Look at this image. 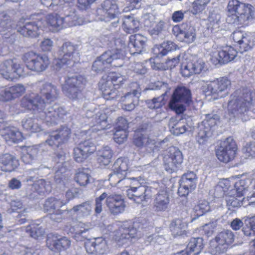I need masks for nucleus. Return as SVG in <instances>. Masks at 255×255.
Returning a JSON list of instances; mask_svg holds the SVG:
<instances>
[{"label":"nucleus","mask_w":255,"mask_h":255,"mask_svg":"<svg viewBox=\"0 0 255 255\" xmlns=\"http://www.w3.org/2000/svg\"><path fill=\"white\" fill-rule=\"evenodd\" d=\"M74 238L77 241H82L88 238L87 232L92 228L90 223L79 222L76 225Z\"/></svg>","instance_id":"44"},{"label":"nucleus","mask_w":255,"mask_h":255,"mask_svg":"<svg viewBox=\"0 0 255 255\" xmlns=\"http://www.w3.org/2000/svg\"><path fill=\"white\" fill-rule=\"evenodd\" d=\"M32 187L39 194L49 193L52 189L50 182L43 179H39L35 182Z\"/></svg>","instance_id":"53"},{"label":"nucleus","mask_w":255,"mask_h":255,"mask_svg":"<svg viewBox=\"0 0 255 255\" xmlns=\"http://www.w3.org/2000/svg\"><path fill=\"white\" fill-rule=\"evenodd\" d=\"M123 27L124 30L129 33L136 31L139 27V22L132 16H125Z\"/></svg>","instance_id":"47"},{"label":"nucleus","mask_w":255,"mask_h":255,"mask_svg":"<svg viewBox=\"0 0 255 255\" xmlns=\"http://www.w3.org/2000/svg\"><path fill=\"white\" fill-rule=\"evenodd\" d=\"M98 13L101 20L108 21L116 17L120 13L116 1L115 0H106L102 5V8L98 10Z\"/></svg>","instance_id":"25"},{"label":"nucleus","mask_w":255,"mask_h":255,"mask_svg":"<svg viewBox=\"0 0 255 255\" xmlns=\"http://www.w3.org/2000/svg\"><path fill=\"white\" fill-rule=\"evenodd\" d=\"M170 197L166 188L160 189L155 195L153 205L156 212H164L169 207Z\"/></svg>","instance_id":"28"},{"label":"nucleus","mask_w":255,"mask_h":255,"mask_svg":"<svg viewBox=\"0 0 255 255\" xmlns=\"http://www.w3.org/2000/svg\"><path fill=\"white\" fill-rule=\"evenodd\" d=\"M46 21L47 27L52 31H58L65 27L63 17L57 14H48Z\"/></svg>","instance_id":"38"},{"label":"nucleus","mask_w":255,"mask_h":255,"mask_svg":"<svg viewBox=\"0 0 255 255\" xmlns=\"http://www.w3.org/2000/svg\"><path fill=\"white\" fill-rule=\"evenodd\" d=\"M163 89L165 92L160 97L153 98L151 103H148V107L150 109H157L164 105V98L168 92V84L166 83L157 81L149 85V88L146 90H156Z\"/></svg>","instance_id":"30"},{"label":"nucleus","mask_w":255,"mask_h":255,"mask_svg":"<svg viewBox=\"0 0 255 255\" xmlns=\"http://www.w3.org/2000/svg\"><path fill=\"white\" fill-rule=\"evenodd\" d=\"M146 41V38L139 34L131 35L129 37V45L135 49L134 53H140L144 48Z\"/></svg>","instance_id":"42"},{"label":"nucleus","mask_w":255,"mask_h":255,"mask_svg":"<svg viewBox=\"0 0 255 255\" xmlns=\"http://www.w3.org/2000/svg\"><path fill=\"white\" fill-rule=\"evenodd\" d=\"M2 244L0 243V255H33L34 251L31 248H28L23 246L17 245L13 251L12 254L9 252H6L2 249Z\"/></svg>","instance_id":"46"},{"label":"nucleus","mask_w":255,"mask_h":255,"mask_svg":"<svg viewBox=\"0 0 255 255\" xmlns=\"http://www.w3.org/2000/svg\"><path fill=\"white\" fill-rule=\"evenodd\" d=\"M126 80V76L119 73L110 72L103 76L100 82V88L104 98L107 100L119 98L121 93L114 87L123 85Z\"/></svg>","instance_id":"3"},{"label":"nucleus","mask_w":255,"mask_h":255,"mask_svg":"<svg viewBox=\"0 0 255 255\" xmlns=\"http://www.w3.org/2000/svg\"><path fill=\"white\" fill-rule=\"evenodd\" d=\"M96 150V147L90 139L81 142L74 149V157L78 162H82Z\"/></svg>","instance_id":"22"},{"label":"nucleus","mask_w":255,"mask_h":255,"mask_svg":"<svg viewBox=\"0 0 255 255\" xmlns=\"http://www.w3.org/2000/svg\"><path fill=\"white\" fill-rule=\"evenodd\" d=\"M245 98L246 99H243L242 97H239L237 93L231 95L227 106L229 113L238 116L247 112L250 105L251 98L249 94H246Z\"/></svg>","instance_id":"17"},{"label":"nucleus","mask_w":255,"mask_h":255,"mask_svg":"<svg viewBox=\"0 0 255 255\" xmlns=\"http://www.w3.org/2000/svg\"><path fill=\"white\" fill-rule=\"evenodd\" d=\"M218 120L219 117L216 115H214V116L208 115L206 116V119L202 122L200 125L203 126L206 129L208 128L211 132V128L217 125Z\"/></svg>","instance_id":"63"},{"label":"nucleus","mask_w":255,"mask_h":255,"mask_svg":"<svg viewBox=\"0 0 255 255\" xmlns=\"http://www.w3.org/2000/svg\"><path fill=\"white\" fill-rule=\"evenodd\" d=\"M0 75L6 80L12 81L25 74L23 67L17 60L9 59L0 64Z\"/></svg>","instance_id":"12"},{"label":"nucleus","mask_w":255,"mask_h":255,"mask_svg":"<svg viewBox=\"0 0 255 255\" xmlns=\"http://www.w3.org/2000/svg\"><path fill=\"white\" fill-rule=\"evenodd\" d=\"M197 217L203 215L210 210L209 203L205 200L200 201L194 208Z\"/></svg>","instance_id":"61"},{"label":"nucleus","mask_w":255,"mask_h":255,"mask_svg":"<svg viewBox=\"0 0 255 255\" xmlns=\"http://www.w3.org/2000/svg\"><path fill=\"white\" fill-rule=\"evenodd\" d=\"M186 222L182 220L177 219L174 220L170 224V229L174 236H180L185 233V229L187 228Z\"/></svg>","instance_id":"49"},{"label":"nucleus","mask_w":255,"mask_h":255,"mask_svg":"<svg viewBox=\"0 0 255 255\" xmlns=\"http://www.w3.org/2000/svg\"><path fill=\"white\" fill-rule=\"evenodd\" d=\"M1 134L8 144L22 141L23 137L22 133L14 127H6L1 129Z\"/></svg>","instance_id":"33"},{"label":"nucleus","mask_w":255,"mask_h":255,"mask_svg":"<svg viewBox=\"0 0 255 255\" xmlns=\"http://www.w3.org/2000/svg\"><path fill=\"white\" fill-rule=\"evenodd\" d=\"M125 54V51L122 48L107 51L94 62L92 70L96 72L103 71L112 63H114V66H122Z\"/></svg>","instance_id":"6"},{"label":"nucleus","mask_w":255,"mask_h":255,"mask_svg":"<svg viewBox=\"0 0 255 255\" xmlns=\"http://www.w3.org/2000/svg\"><path fill=\"white\" fill-rule=\"evenodd\" d=\"M249 180L241 179L236 182L234 184V188L232 189L230 192L236 194L237 196L241 198L245 195L248 191V182Z\"/></svg>","instance_id":"52"},{"label":"nucleus","mask_w":255,"mask_h":255,"mask_svg":"<svg viewBox=\"0 0 255 255\" xmlns=\"http://www.w3.org/2000/svg\"><path fill=\"white\" fill-rule=\"evenodd\" d=\"M128 160L125 158H119L115 162L112 168V173L109 175V180L114 184H128L130 179H126L128 170Z\"/></svg>","instance_id":"14"},{"label":"nucleus","mask_w":255,"mask_h":255,"mask_svg":"<svg viewBox=\"0 0 255 255\" xmlns=\"http://www.w3.org/2000/svg\"><path fill=\"white\" fill-rule=\"evenodd\" d=\"M65 161V155L63 152L57 154L54 157V161L56 162V165L54 166L55 170V179L57 182L59 179L62 180V176L60 177V175L64 172L66 170L64 164Z\"/></svg>","instance_id":"41"},{"label":"nucleus","mask_w":255,"mask_h":255,"mask_svg":"<svg viewBox=\"0 0 255 255\" xmlns=\"http://www.w3.org/2000/svg\"><path fill=\"white\" fill-rule=\"evenodd\" d=\"M203 246L202 238H192L187 246L186 251H183L178 255H197L201 252Z\"/></svg>","instance_id":"35"},{"label":"nucleus","mask_w":255,"mask_h":255,"mask_svg":"<svg viewBox=\"0 0 255 255\" xmlns=\"http://www.w3.org/2000/svg\"><path fill=\"white\" fill-rule=\"evenodd\" d=\"M236 149L234 139L231 137H228L221 143L216 152L217 157L222 162H228L234 158Z\"/></svg>","instance_id":"19"},{"label":"nucleus","mask_w":255,"mask_h":255,"mask_svg":"<svg viewBox=\"0 0 255 255\" xmlns=\"http://www.w3.org/2000/svg\"><path fill=\"white\" fill-rule=\"evenodd\" d=\"M190 98V90L184 87H179L176 89L173 94L169 103V107L177 114H181L185 109L184 104L188 103Z\"/></svg>","instance_id":"15"},{"label":"nucleus","mask_w":255,"mask_h":255,"mask_svg":"<svg viewBox=\"0 0 255 255\" xmlns=\"http://www.w3.org/2000/svg\"><path fill=\"white\" fill-rule=\"evenodd\" d=\"M64 27H71L76 25H80L87 22L82 17L75 11H70L69 13L63 17Z\"/></svg>","instance_id":"40"},{"label":"nucleus","mask_w":255,"mask_h":255,"mask_svg":"<svg viewBox=\"0 0 255 255\" xmlns=\"http://www.w3.org/2000/svg\"><path fill=\"white\" fill-rule=\"evenodd\" d=\"M22 126L25 129L33 132L41 130V127L37 123V120L32 118H27L22 121Z\"/></svg>","instance_id":"56"},{"label":"nucleus","mask_w":255,"mask_h":255,"mask_svg":"<svg viewBox=\"0 0 255 255\" xmlns=\"http://www.w3.org/2000/svg\"><path fill=\"white\" fill-rule=\"evenodd\" d=\"M227 9L229 14L227 21L231 24H242L255 18V8L250 4L243 3L238 0L229 1Z\"/></svg>","instance_id":"2"},{"label":"nucleus","mask_w":255,"mask_h":255,"mask_svg":"<svg viewBox=\"0 0 255 255\" xmlns=\"http://www.w3.org/2000/svg\"><path fill=\"white\" fill-rule=\"evenodd\" d=\"M144 25L147 27H149L148 31L151 35L155 36L159 34L162 31L164 23L163 21L159 22H153V17L149 15H145L144 16Z\"/></svg>","instance_id":"37"},{"label":"nucleus","mask_w":255,"mask_h":255,"mask_svg":"<svg viewBox=\"0 0 255 255\" xmlns=\"http://www.w3.org/2000/svg\"><path fill=\"white\" fill-rule=\"evenodd\" d=\"M75 181L81 186H86L90 183L92 177L87 169H84L78 172L75 176Z\"/></svg>","instance_id":"55"},{"label":"nucleus","mask_w":255,"mask_h":255,"mask_svg":"<svg viewBox=\"0 0 255 255\" xmlns=\"http://www.w3.org/2000/svg\"><path fill=\"white\" fill-rule=\"evenodd\" d=\"M204 61L196 56H191L183 62L181 67V73L185 77L199 74L204 67Z\"/></svg>","instance_id":"18"},{"label":"nucleus","mask_w":255,"mask_h":255,"mask_svg":"<svg viewBox=\"0 0 255 255\" xmlns=\"http://www.w3.org/2000/svg\"><path fill=\"white\" fill-rule=\"evenodd\" d=\"M231 82L227 78L222 77L213 81H201L203 92L206 96H211L214 100L223 98L229 93Z\"/></svg>","instance_id":"5"},{"label":"nucleus","mask_w":255,"mask_h":255,"mask_svg":"<svg viewBox=\"0 0 255 255\" xmlns=\"http://www.w3.org/2000/svg\"><path fill=\"white\" fill-rule=\"evenodd\" d=\"M71 130L67 127H61L52 131L46 140V143L51 146L59 147L66 143L70 138Z\"/></svg>","instance_id":"21"},{"label":"nucleus","mask_w":255,"mask_h":255,"mask_svg":"<svg viewBox=\"0 0 255 255\" xmlns=\"http://www.w3.org/2000/svg\"><path fill=\"white\" fill-rule=\"evenodd\" d=\"M67 204V202H64L62 199L51 197L45 201L44 208L48 212H53Z\"/></svg>","instance_id":"50"},{"label":"nucleus","mask_w":255,"mask_h":255,"mask_svg":"<svg viewBox=\"0 0 255 255\" xmlns=\"http://www.w3.org/2000/svg\"><path fill=\"white\" fill-rule=\"evenodd\" d=\"M77 46L70 42L63 44L58 51L59 57L54 61V67L59 70L64 65H69L71 62L75 63L79 60Z\"/></svg>","instance_id":"9"},{"label":"nucleus","mask_w":255,"mask_h":255,"mask_svg":"<svg viewBox=\"0 0 255 255\" xmlns=\"http://www.w3.org/2000/svg\"><path fill=\"white\" fill-rule=\"evenodd\" d=\"M19 165V161L14 156L5 154L0 156V168L5 172H12Z\"/></svg>","instance_id":"34"},{"label":"nucleus","mask_w":255,"mask_h":255,"mask_svg":"<svg viewBox=\"0 0 255 255\" xmlns=\"http://www.w3.org/2000/svg\"><path fill=\"white\" fill-rule=\"evenodd\" d=\"M221 15L219 14L211 12L208 19L207 28L212 30L216 29L219 27Z\"/></svg>","instance_id":"60"},{"label":"nucleus","mask_w":255,"mask_h":255,"mask_svg":"<svg viewBox=\"0 0 255 255\" xmlns=\"http://www.w3.org/2000/svg\"><path fill=\"white\" fill-rule=\"evenodd\" d=\"M149 138L139 131L135 133L133 143L137 147H142L147 142V140Z\"/></svg>","instance_id":"64"},{"label":"nucleus","mask_w":255,"mask_h":255,"mask_svg":"<svg viewBox=\"0 0 255 255\" xmlns=\"http://www.w3.org/2000/svg\"><path fill=\"white\" fill-rule=\"evenodd\" d=\"M197 177L193 171L184 173L180 180L178 193L180 196L187 195L196 187Z\"/></svg>","instance_id":"20"},{"label":"nucleus","mask_w":255,"mask_h":255,"mask_svg":"<svg viewBox=\"0 0 255 255\" xmlns=\"http://www.w3.org/2000/svg\"><path fill=\"white\" fill-rule=\"evenodd\" d=\"M132 186L127 190V196L137 203L147 201L153 194V189L151 187L142 185L141 183L135 178H131L129 183Z\"/></svg>","instance_id":"11"},{"label":"nucleus","mask_w":255,"mask_h":255,"mask_svg":"<svg viewBox=\"0 0 255 255\" xmlns=\"http://www.w3.org/2000/svg\"><path fill=\"white\" fill-rule=\"evenodd\" d=\"M26 232L29 233L30 236L35 239H38L44 235V230L38 224L32 223L25 228Z\"/></svg>","instance_id":"58"},{"label":"nucleus","mask_w":255,"mask_h":255,"mask_svg":"<svg viewBox=\"0 0 255 255\" xmlns=\"http://www.w3.org/2000/svg\"><path fill=\"white\" fill-rule=\"evenodd\" d=\"M121 233L120 239L134 238L137 236L136 229L133 226L131 223L126 222L123 223L120 227Z\"/></svg>","instance_id":"39"},{"label":"nucleus","mask_w":255,"mask_h":255,"mask_svg":"<svg viewBox=\"0 0 255 255\" xmlns=\"http://www.w3.org/2000/svg\"><path fill=\"white\" fill-rule=\"evenodd\" d=\"M38 87L41 95L44 97L48 102L55 101L58 96V90L55 85L50 83L39 82Z\"/></svg>","instance_id":"31"},{"label":"nucleus","mask_w":255,"mask_h":255,"mask_svg":"<svg viewBox=\"0 0 255 255\" xmlns=\"http://www.w3.org/2000/svg\"><path fill=\"white\" fill-rule=\"evenodd\" d=\"M92 211V203L90 201H86L81 204L74 206L70 211L76 213L79 217H86L91 214Z\"/></svg>","instance_id":"45"},{"label":"nucleus","mask_w":255,"mask_h":255,"mask_svg":"<svg viewBox=\"0 0 255 255\" xmlns=\"http://www.w3.org/2000/svg\"><path fill=\"white\" fill-rule=\"evenodd\" d=\"M232 37L234 42L239 46V50L242 53L251 49L254 45V38L251 33L237 31L232 34Z\"/></svg>","instance_id":"24"},{"label":"nucleus","mask_w":255,"mask_h":255,"mask_svg":"<svg viewBox=\"0 0 255 255\" xmlns=\"http://www.w3.org/2000/svg\"><path fill=\"white\" fill-rule=\"evenodd\" d=\"M39 149L37 145L25 146L22 148L21 160L25 164H32L36 160Z\"/></svg>","instance_id":"36"},{"label":"nucleus","mask_w":255,"mask_h":255,"mask_svg":"<svg viewBox=\"0 0 255 255\" xmlns=\"http://www.w3.org/2000/svg\"><path fill=\"white\" fill-rule=\"evenodd\" d=\"M104 200H105L106 206L112 214L118 215L125 210L126 204L121 195L104 192L95 199L96 213L100 214L102 211V202Z\"/></svg>","instance_id":"4"},{"label":"nucleus","mask_w":255,"mask_h":255,"mask_svg":"<svg viewBox=\"0 0 255 255\" xmlns=\"http://www.w3.org/2000/svg\"><path fill=\"white\" fill-rule=\"evenodd\" d=\"M45 27L44 21L40 15L31 20L21 19L16 24L17 32L25 37H36Z\"/></svg>","instance_id":"8"},{"label":"nucleus","mask_w":255,"mask_h":255,"mask_svg":"<svg viewBox=\"0 0 255 255\" xmlns=\"http://www.w3.org/2000/svg\"><path fill=\"white\" fill-rule=\"evenodd\" d=\"M47 244H50L52 246V249H55L58 251L66 249L70 245V241L66 237L57 239L54 237L52 240L48 238L47 239Z\"/></svg>","instance_id":"51"},{"label":"nucleus","mask_w":255,"mask_h":255,"mask_svg":"<svg viewBox=\"0 0 255 255\" xmlns=\"http://www.w3.org/2000/svg\"><path fill=\"white\" fill-rule=\"evenodd\" d=\"M140 96V91L133 90L124 96H121L120 101L122 104V108L128 111L133 110L138 105Z\"/></svg>","instance_id":"29"},{"label":"nucleus","mask_w":255,"mask_h":255,"mask_svg":"<svg viewBox=\"0 0 255 255\" xmlns=\"http://www.w3.org/2000/svg\"><path fill=\"white\" fill-rule=\"evenodd\" d=\"M199 131L196 136V140L200 144H203L207 140L209 136L211 134V132L208 128H205L203 126L199 125Z\"/></svg>","instance_id":"62"},{"label":"nucleus","mask_w":255,"mask_h":255,"mask_svg":"<svg viewBox=\"0 0 255 255\" xmlns=\"http://www.w3.org/2000/svg\"><path fill=\"white\" fill-rule=\"evenodd\" d=\"M228 194H229V195L226 196V200L227 205L229 207V209L240 207L243 205V202L245 199L244 198H239L237 196L236 194H233L230 192L228 193Z\"/></svg>","instance_id":"59"},{"label":"nucleus","mask_w":255,"mask_h":255,"mask_svg":"<svg viewBox=\"0 0 255 255\" xmlns=\"http://www.w3.org/2000/svg\"><path fill=\"white\" fill-rule=\"evenodd\" d=\"M172 32L177 39L180 41L186 43H192L196 38L195 28L191 25H182L174 26L172 28Z\"/></svg>","instance_id":"23"},{"label":"nucleus","mask_w":255,"mask_h":255,"mask_svg":"<svg viewBox=\"0 0 255 255\" xmlns=\"http://www.w3.org/2000/svg\"><path fill=\"white\" fill-rule=\"evenodd\" d=\"M183 156L181 151L174 146L168 148L163 156V164L165 169L171 173L181 167Z\"/></svg>","instance_id":"16"},{"label":"nucleus","mask_w":255,"mask_h":255,"mask_svg":"<svg viewBox=\"0 0 255 255\" xmlns=\"http://www.w3.org/2000/svg\"><path fill=\"white\" fill-rule=\"evenodd\" d=\"M177 46L172 41L163 42L159 46L156 47L154 49V52L157 54V56H163L167 54L168 52L176 50Z\"/></svg>","instance_id":"54"},{"label":"nucleus","mask_w":255,"mask_h":255,"mask_svg":"<svg viewBox=\"0 0 255 255\" xmlns=\"http://www.w3.org/2000/svg\"><path fill=\"white\" fill-rule=\"evenodd\" d=\"M109 109L107 108H92L88 110L85 117L89 120L91 131L101 130L109 128L108 121Z\"/></svg>","instance_id":"7"},{"label":"nucleus","mask_w":255,"mask_h":255,"mask_svg":"<svg viewBox=\"0 0 255 255\" xmlns=\"http://www.w3.org/2000/svg\"><path fill=\"white\" fill-rule=\"evenodd\" d=\"M234 240V235L230 230H226L220 233L215 238L218 244L216 247V252H223L226 250V245L231 244Z\"/></svg>","instance_id":"32"},{"label":"nucleus","mask_w":255,"mask_h":255,"mask_svg":"<svg viewBox=\"0 0 255 255\" xmlns=\"http://www.w3.org/2000/svg\"><path fill=\"white\" fill-rule=\"evenodd\" d=\"M21 106L33 111L37 117L49 124L57 123L67 114L63 108L57 105L53 106L46 105L40 96L34 93L24 97L21 101Z\"/></svg>","instance_id":"1"},{"label":"nucleus","mask_w":255,"mask_h":255,"mask_svg":"<svg viewBox=\"0 0 255 255\" xmlns=\"http://www.w3.org/2000/svg\"><path fill=\"white\" fill-rule=\"evenodd\" d=\"M164 142V140L156 141L155 139L149 138L147 140V142L145 144V150L148 153L153 155L154 154L158 153L162 144Z\"/></svg>","instance_id":"57"},{"label":"nucleus","mask_w":255,"mask_h":255,"mask_svg":"<svg viewBox=\"0 0 255 255\" xmlns=\"http://www.w3.org/2000/svg\"><path fill=\"white\" fill-rule=\"evenodd\" d=\"M237 52L231 46H226L219 51H215L211 55V60L215 63H228L237 56Z\"/></svg>","instance_id":"26"},{"label":"nucleus","mask_w":255,"mask_h":255,"mask_svg":"<svg viewBox=\"0 0 255 255\" xmlns=\"http://www.w3.org/2000/svg\"><path fill=\"white\" fill-rule=\"evenodd\" d=\"M22 60L28 69L37 73L45 71L50 63L47 55L32 51L25 53L22 56Z\"/></svg>","instance_id":"10"},{"label":"nucleus","mask_w":255,"mask_h":255,"mask_svg":"<svg viewBox=\"0 0 255 255\" xmlns=\"http://www.w3.org/2000/svg\"><path fill=\"white\" fill-rule=\"evenodd\" d=\"M179 59L178 57L168 59L166 61L165 66H162L160 63L155 61V59L150 58L149 62L153 69L154 70H166V69H172L175 67L179 63Z\"/></svg>","instance_id":"48"},{"label":"nucleus","mask_w":255,"mask_h":255,"mask_svg":"<svg viewBox=\"0 0 255 255\" xmlns=\"http://www.w3.org/2000/svg\"><path fill=\"white\" fill-rule=\"evenodd\" d=\"M113 156V152L108 146H103L98 151L97 160L100 165L106 166L111 162Z\"/></svg>","instance_id":"43"},{"label":"nucleus","mask_w":255,"mask_h":255,"mask_svg":"<svg viewBox=\"0 0 255 255\" xmlns=\"http://www.w3.org/2000/svg\"><path fill=\"white\" fill-rule=\"evenodd\" d=\"M85 83L86 80L82 76L68 77L62 86V91L70 99H77L81 97V90Z\"/></svg>","instance_id":"13"},{"label":"nucleus","mask_w":255,"mask_h":255,"mask_svg":"<svg viewBox=\"0 0 255 255\" xmlns=\"http://www.w3.org/2000/svg\"><path fill=\"white\" fill-rule=\"evenodd\" d=\"M85 249L88 253L97 255H104L108 252L106 241L102 238H97L93 241L87 242Z\"/></svg>","instance_id":"27"}]
</instances>
